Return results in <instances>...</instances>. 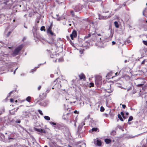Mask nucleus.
Segmentation results:
<instances>
[{"label":"nucleus","instance_id":"nucleus-44","mask_svg":"<svg viewBox=\"0 0 147 147\" xmlns=\"http://www.w3.org/2000/svg\"><path fill=\"white\" fill-rule=\"evenodd\" d=\"M41 88V86H39L38 88V90H40Z\"/></svg>","mask_w":147,"mask_h":147},{"label":"nucleus","instance_id":"nucleus-55","mask_svg":"<svg viewBox=\"0 0 147 147\" xmlns=\"http://www.w3.org/2000/svg\"><path fill=\"white\" fill-rule=\"evenodd\" d=\"M68 147H72V146H71L70 145H68Z\"/></svg>","mask_w":147,"mask_h":147},{"label":"nucleus","instance_id":"nucleus-48","mask_svg":"<svg viewBox=\"0 0 147 147\" xmlns=\"http://www.w3.org/2000/svg\"><path fill=\"white\" fill-rule=\"evenodd\" d=\"M18 109H19L18 108H17V109H16V110L15 111V112H16L17 111Z\"/></svg>","mask_w":147,"mask_h":147},{"label":"nucleus","instance_id":"nucleus-34","mask_svg":"<svg viewBox=\"0 0 147 147\" xmlns=\"http://www.w3.org/2000/svg\"><path fill=\"white\" fill-rule=\"evenodd\" d=\"M90 85H91V86H90V87L93 86H94V84L93 83H90Z\"/></svg>","mask_w":147,"mask_h":147},{"label":"nucleus","instance_id":"nucleus-14","mask_svg":"<svg viewBox=\"0 0 147 147\" xmlns=\"http://www.w3.org/2000/svg\"><path fill=\"white\" fill-rule=\"evenodd\" d=\"M114 23L116 27L118 28L119 27V25L117 22L115 21L114 22Z\"/></svg>","mask_w":147,"mask_h":147},{"label":"nucleus","instance_id":"nucleus-18","mask_svg":"<svg viewBox=\"0 0 147 147\" xmlns=\"http://www.w3.org/2000/svg\"><path fill=\"white\" fill-rule=\"evenodd\" d=\"M57 20L59 21L63 19V17H58L57 18Z\"/></svg>","mask_w":147,"mask_h":147},{"label":"nucleus","instance_id":"nucleus-54","mask_svg":"<svg viewBox=\"0 0 147 147\" xmlns=\"http://www.w3.org/2000/svg\"><path fill=\"white\" fill-rule=\"evenodd\" d=\"M58 80V79H56V80L54 81V82H56V81H57V80Z\"/></svg>","mask_w":147,"mask_h":147},{"label":"nucleus","instance_id":"nucleus-38","mask_svg":"<svg viewBox=\"0 0 147 147\" xmlns=\"http://www.w3.org/2000/svg\"><path fill=\"white\" fill-rule=\"evenodd\" d=\"M115 41H112V44L113 45H115Z\"/></svg>","mask_w":147,"mask_h":147},{"label":"nucleus","instance_id":"nucleus-31","mask_svg":"<svg viewBox=\"0 0 147 147\" xmlns=\"http://www.w3.org/2000/svg\"><path fill=\"white\" fill-rule=\"evenodd\" d=\"M112 90H111V89H109L107 90V92L108 93H111L112 92Z\"/></svg>","mask_w":147,"mask_h":147},{"label":"nucleus","instance_id":"nucleus-16","mask_svg":"<svg viewBox=\"0 0 147 147\" xmlns=\"http://www.w3.org/2000/svg\"><path fill=\"white\" fill-rule=\"evenodd\" d=\"M118 117L121 121H123V119L122 118L121 116L119 114L118 115Z\"/></svg>","mask_w":147,"mask_h":147},{"label":"nucleus","instance_id":"nucleus-20","mask_svg":"<svg viewBox=\"0 0 147 147\" xmlns=\"http://www.w3.org/2000/svg\"><path fill=\"white\" fill-rule=\"evenodd\" d=\"M133 119V117L132 116H130L129 117L128 120V121L129 122L132 121Z\"/></svg>","mask_w":147,"mask_h":147},{"label":"nucleus","instance_id":"nucleus-13","mask_svg":"<svg viewBox=\"0 0 147 147\" xmlns=\"http://www.w3.org/2000/svg\"><path fill=\"white\" fill-rule=\"evenodd\" d=\"M105 142L107 144H109L111 142V140L109 139H105Z\"/></svg>","mask_w":147,"mask_h":147},{"label":"nucleus","instance_id":"nucleus-12","mask_svg":"<svg viewBox=\"0 0 147 147\" xmlns=\"http://www.w3.org/2000/svg\"><path fill=\"white\" fill-rule=\"evenodd\" d=\"M68 113H67L66 115H63L62 117V118L63 119L65 120H67L68 118Z\"/></svg>","mask_w":147,"mask_h":147},{"label":"nucleus","instance_id":"nucleus-45","mask_svg":"<svg viewBox=\"0 0 147 147\" xmlns=\"http://www.w3.org/2000/svg\"><path fill=\"white\" fill-rule=\"evenodd\" d=\"M18 67H17V68L15 69V71H14V72H13V74H15V72H16V70H17V69H18Z\"/></svg>","mask_w":147,"mask_h":147},{"label":"nucleus","instance_id":"nucleus-51","mask_svg":"<svg viewBox=\"0 0 147 147\" xmlns=\"http://www.w3.org/2000/svg\"><path fill=\"white\" fill-rule=\"evenodd\" d=\"M71 13L72 14V15H73V13H74L73 12V11H71Z\"/></svg>","mask_w":147,"mask_h":147},{"label":"nucleus","instance_id":"nucleus-62","mask_svg":"<svg viewBox=\"0 0 147 147\" xmlns=\"http://www.w3.org/2000/svg\"><path fill=\"white\" fill-rule=\"evenodd\" d=\"M44 147H48V146H45Z\"/></svg>","mask_w":147,"mask_h":147},{"label":"nucleus","instance_id":"nucleus-30","mask_svg":"<svg viewBox=\"0 0 147 147\" xmlns=\"http://www.w3.org/2000/svg\"><path fill=\"white\" fill-rule=\"evenodd\" d=\"M38 112L41 115H43V113H42V111H41L40 110H38Z\"/></svg>","mask_w":147,"mask_h":147},{"label":"nucleus","instance_id":"nucleus-64","mask_svg":"<svg viewBox=\"0 0 147 147\" xmlns=\"http://www.w3.org/2000/svg\"><path fill=\"white\" fill-rule=\"evenodd\" d=\"M145 37H146V38H147V35L145 36Z\"/></svg>","mask_w":147,"mask_h":147},{"label":"nucleus","instance_id":"nucleus-24","mask_svg":"<svg viewBox=\"0 0 147 147\" xmlns=\"http://www.w3.org/2000/svg\"><path fill=\"white\" fill-rule=\"evenodd\" d=\"M41 31H45V27L44 26H42L40 28Z\"/></svg>","mask_w":147,"mask_h":147},{"label":"nucleus","instance_id":"nucleus-60","mask_svg":"<svg viewBox=\"0 0 147 147\" xmlns=\"http://www.w3.org/2000/svg\"><path fill=\"white\" fill-rule=\"evenodd\" d=\"M127 60H125V63L127 62Z\"/></svg>","mask_w":147,"mask_h":147},{"label":"nucleus","instance_id":"nucleus-4","mask_svg":"<svg viewBox=\"0 0 147 147\" xmlns=\"http://www.w3.org/2000/svg\"><path fill=\"white\" fill-rule=\"evenodd\" d=\"M11 26H8L5 32V34L6 35L7 37H8L10 35L11 31H12V30H10L9 31L8 29L10 28Z\"/></svg>","mask_w":147,"mask_h":147},{"label":"nucleus","instance_id":"nucleus-58","mask_svg":"<svg viewBox=\"0 0 147 147\" xmlns=\"http://www.w3.org/2000/svg\"><path fill=\"white\" fill-rule=\"evenodd\" d=\"M90 117V115H89L88 116V118H89V117Z\"/></svg>","mask_w":147,"mask_h":147},{"label":"nucleus","instance_id":"nucleus-33","mask_svg":"<svg viewBox=\"0 0 147 147\" xmlns=\"http://www.w3.org/2000/svg\"><path fill=\"white\" fill-rule=\"evenodd\" d=\"M122 107L123 108V109H125L126 107V105H122Z\"/></svg>","mask_w":147,"mask_h":147},{"label":"nucleus","instance_id":"nucleus-50","mask_svg":"<svg viewBox=\"0 0 147 147\" xmlns=\"http://www.w3.org/2000/svg\"><path fill=\"white\" fill-rule=\"evenodd\" d=\"M126 115H129V113H128V112H127V113H126Z\"/></svg>","mask_w":147,"mask_h":147},{"label":"nucleus","instance_id":"nucleus-10","mask_svg":"<svg viewBox=\"0 0 147 147\" xmlns=\"http://www.w3.org/2000/svg\"><path fill=\"white\" fill-rule=\"evenodd\" d=\"M92 131V132H98L99 131V130L96 127L95 128H93L91 129Z\"/></svg>","mask_w":147,"mask_h":147},{"label":"nucleus","instance_id":"nucleus-28","mask_svg":"<svg viewBox=\"0 0 147 147\" xmlns=\"http://www.w3.org/2000/svg\"><path fill=\"white\" fill-rule=\"evenodd\" d=\"M57 55H56V54H54V55H51V58H54V57H56Z\"/></svg>","mask_w":147,"mask_h":147},{"label":"nucleus","instance_id":"nucleus-5","mask_svg":"<svg viewBox=\"0 0 147 147\" xmlns=\"http://www.w3.org/2000/svg\"><path fill=\"white\" fill-rule=\"evenodd\" d=\"M102 78L100 76L97 77L95 80V82L96 85H99L101 83Z\"/></svg>","mask_w":147,"mask_h":147},{"label":"nucleus","instance_id":"nucleus-56","mask_svg":"<svg viewBox=\"0 0 147 147\" xmlns=\"http://www.w3.org/2000/svg\"><path fill=\"white\" fill-rule=\"evenodd\" d=\"M47 105V103H45V105H43V106H45V105Z\"/></svg>","mask_w":147,"mask_h":147},{"label":"nucleus","instance_id":"nucleus-26","mask_svg":"<svg viewBox=\"0 0 147 147\" xmlns=\"http://www.w3.org/2000/svg\"><path fill=\"white\" fill-rule=\"evenodd\" d=\"M143 42L144 44L147 46V41L143 40Z\"/></svg>","mask_w":147,"mask_h":147},{"label":"nucleus","instance_id":"nucleus-21","mask_svg":"<svg viewBox=\"0 0 147 147\" xmlns=\"http://www.w3.org/2000/svg\"><path fill=\"white\" fill-rule=\"evenodd\" d=\"M7 55L6 54H3L1 55V58H3L4 57H7Z\"/></svg>","mask_w":147,"mask_h":147},{"label":"nucleus","instance_id":"nucleus-27","mask_svg":"<svg viewBox=\"0 0 147 147\" xmlns=\"http://www.w3.org/2000/svg\"><path fill=\"white\" fill-rule=\"evenodd\" d=\"M63 61V58H61L58 59V61L60 62H62Z\"/></svg>","mask_w":147,"mask_h":147},{"label":"nucleus","instance_id":"nucleus-22","mask_svg":"<svg viewBox=\"0 0 147 147\" xmlns=\"http://www.w3.org/2000/svg\"><path fill=\"white\" fill-rule=\"evenodd\" d=\"M116 134V132L114 130L111 133V135H115Z\"/></svg>","mask_w":147,"mask_h":147},{"label":"nucleus","instance_id":"nucleus-42","mask_svg":"<svg viewBox=\"0 0 147 147\" xmlns=\"http://www.w3.org/2000/svg\"><path fill=\"white\" fill-rule=\"evenodd\" d=\"M8 139L9 140H10L11 139H13V138H10L9 137H8Z\"/></svg>","mask_w":147,"mask_h":147},{"label":"nucleus","instance_id":"nucleus-17","mask_svg":"<svg viewBox=\"0 0 147 147\" xmlns=\"http://www.w3.org/2000/svg\"><path fill=\"white\" fill-rule=\"evenodd\" d=\"M10 113L11 115H14L15 114V110L14 109H13L10 111Z\"/></svg>","mask_w":147,"mask_h":147},{"label":"nucleus","instance_id":"nucleus-57","mask_svg":"<svg viewBox=\"0 0 147 147\" xmlns=\"http://www.w3.org/2000/svg\"><path fill=\"white\" fill-rule=\"evenodd\" d=\"M56 16H57V17H58L59 16V15L58 14H56Z\"/></svg>","mask_w":147,"mask_h":147},{"label":"nucleus","instance_id":"nucleus-59","mask_svg":"<svg viewBox=\"0 0 147 147\" xmlns=\"http://www.w3.org/2000/svg\"><path fill=\"white\" fill-rule=\"evenodd\" d=\"M15 21V19H13V22H14Z\"/></svg>","mask_w":147,"mask_h":147},{"label":"nucleus","instance_id":"nucleus-35","mask_svg":"<svg viewBox=\"0 0 147 147\" xmlns=\"http://www.w3.org/2000/svg\"><path fill=\"white\" fill-rule=\"evenodd\" d=\"M123 116L124 115V113L123 112H121L120 113Z\"/></svg>","mask_w":147,"mask_h":147},{"label":"nucleus","instance_id":"nucleus-15","mask_svg":"<svg viewBox=\"0 0 147 147\" xmlns=\"http://www.w3.org/2000/svg\"><path fill=\"white\" fill-rule=\"evenodd\" d=\"M44 118L45 119L48 121L50 119V117L48 116H45Z\"/></svg>","mask_w":147,"mask_h":147},{"label":"nucleus","instance_id":"nucleus-7","mask_svg":"<svg viewBox=\"0 0 147 147\" xmlns=\"http://www.w3.org/2000/svg\"><path fill=\"white\" fill-rule=\"evenodd\" d=\"M52 27L51 26L49 27L47 29V31L48 34L50 35L51 36L54 34L53 32L51 30Z\"/></svg>","mask_w":147,"mask_h":147},{"label":"nucleus","instance_id":"nucleus-2","mask_svg":"<svg viewBox=\"0 0 147 147\" xmlns=\"http://www.w3.org/2000/svg\"><path fill=\"white\" fill-rule=\"evenodd\" d=\"M7 57H5V58H1V59H0V61H3V62H4L5 63V65L7 67H8L9 68L13 66V65L14 64V63H11L9 62V61H8V62H5V59H6V61H7Z\"/></svg>","mask_w":147,"mask_h":147},{"label":"nucleus","instance_id":"nucleus-23","mask_svg":"<svg viewBox=\"0 0 147 147\" xmlns=\"http://www.w3.org/2000/svg\"><path fill=\"white\" fill-rule=\"evenodd\" d=\"M49 123H50V124H51V125H56V123H54V122H53L52 121H50L49 122Z\"/></svg>","mask_w":147,"mask_h":147},{"label":"nucleus","instance_id":"nucleus-53","mask_svg":"<svg viewBox=\"0 0 147 147\" xmlns=\"http://www.w3.org/2000/svg\"><path fill=\"white\" fill-rule=\"evenodd\" d=\"M76 112H77V111H74V113H76Z\"/></svg>","mask_w":147,"mask_h":147},{"label":"nucleus","instance_id":"nucleus-36","mask_svg":"<svg viewBox=\"0 0 147 147\" xmlns=\"http://www.w3.org/2000/svg\"><path fill=\"white\" fill-rule=\"evenodd\" d=\"M90 34H88V36H86L85 37L86 38H88L90 37Z\"/></svg>","mask_w":147,"mask_h":147},{"label":"nucleus","instance_id":"nucleus-52","mask_svg":"<svg viewBox=\"0 0 147 147\" xmlns=\"http://www.w3.org/2000/svg\"><path fill=\"white\" fill-rule=\"evenodd\" d=\"M50 76L51 77H53V75H50Z\"/></svg>","mask_w":147,"mask_h":147},{"label":"nucleus","instance_id":"nucleus-29","mask_svg":"<svg viewBox=\"0 0 147 147\" xmlns=\"http://www.w3.org/2000/svg\"><path fill=\"white\" fill-rule=\"evenodd\" d=\"M104 110H105V109L103 107H101L100 109V111H101V112L103 111H104Z\"/></svg>","mask_w":147,"mask_h":147},{"label":"nucleus","instance_id":"nucleus-32","mask_svg":"<svg viewBox=\"0 0 147 147\" xmlns=\"http://www.w3.org/2000/svg\"><path fill=\"white\" fill-rule=\"evenodd\" d=\"M143 85V84H138L136 86L138 87H139L141 86H142Z\"/></svg>","mask_w":147,"mask_h":147},{"label":"nucleus","instance_id":"nucleus-40","mask_svg":"<svg viewBox=\"0 0 147 147\" xmlns=\"http://www.w3.org/2000/svg\"><path fill=\"white\" fill-rule=\"evenodd\" d=\"M16 122L17 123H20V121H16Z\"/></svg>","mask_w":147,"mask_h":147},{"label":"nucleus","instance_id":"nucleus-63","mask_svg":"<svg viewBox=\"0 0 147 147\" xmlns=\"http://www.w3.org/2000/svg\"><path fill=\"white\" fill-rule=\"evenodd\" d=\"M141 79L140 78V79H138V80H140Z\"/></svg>","mask_w":147,"mask_h":147},{"label":"nucleus","instance_id":"nucleus-39","mask_svg":"<svg viewBox=\"0 0 147 147\" xmlns=\"http://www.w3.org/2000/svg\"><path fill=\"white\" fill-rule=\"evenodd\" d=\"M79 51L81 54H82V53H83V51L82 50H80Z\"/></svg>","mask_w":147,"mask_h":147},{"label":"nucleus","instance_id":"nucleus-19","mask_svg":"<svg viewBox=\"0 0 147 147\" xmlns=\"http://www.w3.org/2000/svg\"><path fill=\"white\" fill-rule=\"evenodd\" d=\"M31 97L30 96L26 98V100L28 102H30V101Z\"/></svg>","mask_w":147,"mask_h":147},{"label":"nucleus","instance_id":"nucleus-37","mask_svg":"<svg viewBox=\"0 0 147 147\" xmlns=\"http://www.w3.org/2000/svg\"><path fill=\"white\" fill-rule=\"evenodd\" d=\"M35 71V70L32 69V70L31 71H30V72L31 73H33V72H34Z\"/></svg>","mask_w":147,"mask_h":147},{"label":"nucleus","instance_id":"nucleus-8","mask_svg":"<svg viewBox=\"0 0 147 147\" xmlns=\"http://www.w3.org/2000/svg\"><path fill=\"white\" fill-rule=\"evenodd\" d=\"M35 130L38 132H41L42 133H45L46 131L44 129H39L38 128H35Z\"/></svg>","mask_w":147,"mask_h":147},{"label":"nucleus","instance_id":"nucleus-6","mask_svg":"<svg viewBox=\"0 0 147 147\" xmlns=\"http://www.w3.org/2000/svg\"><path fill=\"white\" fill-rule=\"evenodd\" d=\"M77 36L76 31L74 30L73 31L71 34H70V37L72 40H73L74 38H75Z\"/></svg>","mask_w":147,"mask_h":147},{"label":"nucleus","instance_id":"nucleus-61","mask_svg":"<svg viewBox=\"0 0 147 147\" xmlns=\"http://www.w3.org/2000/svg\"><path fill=\"white\" fill-rule=\"evenodd\" d=\"M117 72L116 73H115V75H117Z\"/></svg>","mask_w":147,"mask_h":147},{"label":"nucleus","instance_id":"nucleus-49","mask_svg":"<svg viewBox=\"0 0 147 147\" xmlns=\"http://www.w3.org/2000/svg\"><path fill=\"white\" fill-rule=\"evenodd\" d=\"M144 12H145V10H144L143 12V15L144 16H145V15H144Z\"/></svg>","mask_w":147,"mask_h":147},{"label":"nucleus","instance_id":"nucleus-11","mask_svg":"<svg viewBox=\"0 0 147 147\" xmlns=\"http://www.w3.org/2000/svg\"><path fill=\"white\" fill-rule=\"evenodd\" d=\"M96 144L98 146H101V140H97L96 141Z\"/></svg>","mask_w":147,"mask_h":147},{"label":"nucleus","instance_id":"nucleus-3","mask_svg":"<svg viewBox=\"0 0 147 147\" xmlns=\"http://www.w3.org/2000/svg\"><path fill=\"white\" fill-rule=\"evenodd\" d=\"M7 57H5V58H1V59H0V61H3V62H4L5 63V65L7 67H8L9 68L13 66V65L14 64V63H11L9 62V61H8V62H5V59H6V61H7Z\"/></svg>","mask_w":147,"mask_h":147},{"label":"nucleus","instance_id":"nucleus-47","mask_svg":"<svg viewBox=\"0 0 147 147\" xmlns=\"http://www.w3.org/2000/svg\"><path fill=\"white\" fill-rule=\"evenodd\" d=\"M110 115L111 116V117H113L114 115V114H110Z\"/></svg>","mask_w":147,"mask_h":147},{"label":"nucleus","instance_id":"nucleus-25","mask_svg":"<svg viewBox=\"0 0 147 147\" xmlns=\"http://www.w3.org/2000/svg\"><path fill=\"white\" fill-rule=\"evenodd\" d=\"M85 121H84V122H82L81 123L80 125V126H81L82 127L83 125H85Z\"/></svg>","mask_w":147,"mask_h":147},{"label":"nucleus","instance_id":"nucleus-46","mask_svg":"<svg viewBox=\"0 0 147 147\" xmlns=\"http://www.w3.org/2000/svg\"><path fill=\"white\" fill-rule=\"evenodd\" d=\"M144 62H145V60H144L141 63L142 64H143L144 63Z\"/></svg>","mask_w":147,"mask_h":147},{"label":"nucleus","instance_id":"nucleus-9","mask_svg":"<svg viewBox=\"0 0 147 147\" xmlns=\"http://www.w3.org/2000/svg\"><path fill=\"white\" fill-rule=\"evenodd\" d=\"M79 77L80 80L83 79L84 80H85V77L84 75L83 74H82L79 75Z\"/></svg>","mask_w":147,"mask_h":147},{"label":"nucleus","instance_id":"nucleus-1","mask_svg":"<svg viewBox=\"0 0 147 147\" xmlns=\"http://www.w3.org/2000/svg\"><path fill=\"white\" fill-rule=\"evenodd\" d=\"M23 47L24 45L23 44H21L18 46L14 51L13 53V55L16 56L18 55L19 51L23 48Z\"/></svg>","mask_w":147,"mask_h":147},{"label":"nucleus","instance_id":"nucleus-43","mask_svg":"<svg viewBox=\"0 0 147 147\" xmlns=\"http://www.w3.org/2000/svg\"><path fill=\"white\" fill-rule=\"evenodd\" d=\"M13 92V91H12V92H10L9 93V95H8V97L11 94V93Z\"/></svg>","mask_w":147,"mask_h":147},{"label":"nucleus","instance_id":"nucleus-41","mask_svg":"<svg viewBox=\"0 0 147 147\" xmlns=\"http://www.w3.org/2000/svg\"><path fill=\"white\" fill-rule=\"evenodd\" d=\"M10 101L11 102H13V100L12 98H11L10 100Z\"/></svg>","mask_w":147,"mask_h":147}]
</instances>
